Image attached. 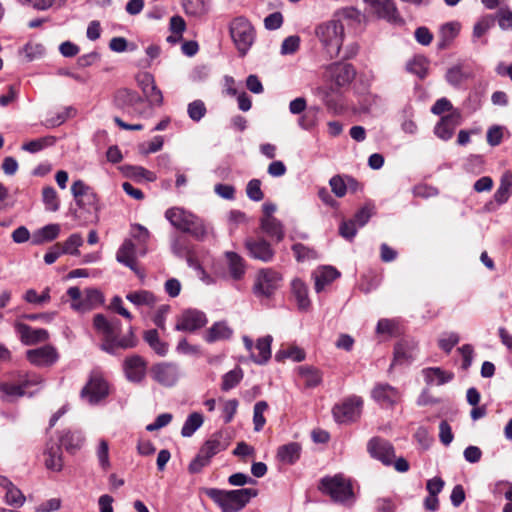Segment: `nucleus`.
Segmentation results:
<instances>
[{
	"instance_id": "cd10ccee",
	"label": "nucleus",
	"mask_w": 512,
	"mask_h": 512,
	"mask_svg": "<svg viewBox=\"0 0 512 512\" xmlns=\"http://www.w3.org/2000/svg\"><path fill=\"white\" fill-rule=\"evenodd\" d=\"M301 451L302 447L298 442H290L278 447L277 458L284 464L293 465L300 459Z\"/></svg>"
},
{
	"instance_id": "c9c22d12",
	"label": "nucleus",
	"mask_w": 512,
	"mask_h": 512,
	"mask_svg": "<svg viewBox=\"0 0 512 512\" xmlns=\"http://www.w3.org/2000/svg\"><path fill=\"white\" fill-rule=\"evenodd\" d=\"M406 70L423 80L428 75L429 60L424 55H415L407 62Z\"/></svg>"
},
{
	"instance_id": "473e14b6",
	"label": "nucleus",
	"mask_w": 512,
	"mask_h": 512,
	"mask_svg": "<svg viewBox=\"0 0 512 512\" xmlns=\"http://www.w3.org/2000/svg\"><path fill=\"white\" fill-rule=\"evenodd\" d=\"M292 294L300 310L306 311L311 305L308 297V287L301 279H294L291 283Z\"/></svg>"
},
{
	"instance_id": "2eb2a0df",
	"label": "nucleus",
	"mask_w": 512,
	"mask_h": 512,
	"mask_svg": "<svg viewBox=\"0 0 512 512\" xmlns=\"http://www.w3.org/2000/svg\"><path fill=\"white\" fill-rule=\"evenodd\" d=\"M368 3L373 13L379 18L392 24H403L394 0H364Z\"/></svg>"
},
{
	"instance_id": "f3484780",
	"label": "nucleus",
	"mask_w": 512,
	"mask_h": 512,
	"mask_svg": "<svg viewBox=\"0 0 512 512\" xmlns=\"http://www.w3.org/2000/svg\"><path fill=\"white\" fill-rule=\"evenodd\" d=\"M82 398H88L91 404L98 403L108 395L107 382L99 375H92L80 393Z\"/></svg>"
},
{
	"instance_id": "39448f33",
	"label": "nucleus",
	"mask_w": 512,
	"mask_h": 512,
	"mask_svg": "<svg viewBox=\"0 0 512 512\" xmlns=\"http://www.w3.org/2000/svg\"><path fill=\"white\" fill-rule=\"evenodd\" d=\"M166 219L176 229L188 233L200 240L206 235V227L203 221L196 215L186 212L181 208H170L165 212Z\"/></svg>"
},
{
	"instance_id": "37998d69",
	"label": "nucleus",
	"mask_w": 512,
	"mask_h": 512,
	"mask_svg": "<svg viewBox=\"0 0 512 512\" xmlns=\"http://www.w3.org/2000/svg\"><path fill=\"white\" fill-rule=\"evenodd\" d=\"M209 0H182L184 12L193 17H201L208 11Z\"/></svg>"
},
{
	"instance_id": "c85d7f7f",
	"label": "nucleus",
	"mask_w": 512,
	"mask_h": 512,
	"mask_svg": "<svg viewBox=\"0 0 512 512\" xmlns=\"http://www.w3.org/2000/svg\"><path fill=\"white\" fill-rule=\"evenodd\" d=\"M425 382L428 385L436 384L438 386L444 385L454 378V373L445 371L440 367H428L422 370Z\"/></svg>"
},
{
	"instance_id": "f704fd0d",
	"label": "nucleus",
	"mask_w": 512,
	"mask_h": 512,
	"mask_svg": "<svg viewBox=\"0 0 512 512\" xmlns=\"http://www.w3.org/2000/svg\"><path fill=\"white\" fill-rule=\"evenodd\" d=\"M460 24L458 22H448L442 25L440 29L438 48L444 50L452 43L460 31Z\"/></svg>"
},
{
	"instance_id": "7c9ffc66",
	"label": "nucleus",
	"mask_w": 512,
	"mask_h": 512,
	"mask_svg": "<svg viewBox=\"0 0 512 512\" xmlns=\"http://www.w3.org/2000/svg\"><path fill=\"white\" fill-rule=\"evenodd\" d=\"M260 227L269 238L275 239L277 243L284 239V228L277 218H261Z\"/></svg>"
},
{
	"instance_id": "6ab92c4d",
	"label": "nucleus",
	"mask_w": 512,
	"mask_h": 512,
	"mask_svg": "<svg viewBox=\"0 0 512 512\" xmlns=\"http://www.w3.org/2000/svg\"><path fill=\"white\" fill-rule=\"evenodd\" d=\"M417 343L413 339L403 338L395 344L393 365L410 364L416 357Z\"/></svg>"
},
{
	"instance_id": "5701e85b",
	"label": "nucleus",
	"mask_w": 512,
	"mask_h": 512,
	"mask_svg": "<svg viewBox=\"0 0 512 512\" xmlns=\"http://www.w3.org/2000/svg\"><path fill=\"white\" fill-rule=\"evenodd\" d=\"M27 360L36 366H51L58 359L56 349L50 345H45L37 349L28 350Z\"/></svg>"
},
{
	"instance_id": "bf43d9fd",
	"label": "nucleus",
	"mask_w": 512,
	"mask_h": 512,
	"mask_svg": "<svg viewBox=\"0 0 512 512\" xmlns=\"http://www.w3.org/2000/svg\"><path fill=\"white\" fill-rule=\"evenodd\" d=\"M468 78V75L463 72L460 66H454L450 68L446 73V80L452 86L458 87L460 84Z\"/></svg>"
},
{
	"instance_id": "7ed1b4c3",
	"label": "nucleus",
	"mask_w": 512,
	"mask_h": 512,
	"mask_svg": "<svg viewBox=\"0 0 512 512\" xmlns=\"http://www.w3.org/2000/svg\"><path fill=\"white\" fill-rule=\"evenodd\" d=\"M231 443L229 433L225 430L214 432L200 447L195 458L190 462L188 471L191 474L200 473L202 469L208 466L211 459L228 448Z\"/></svg>"
},
{
	"instance_id": "680f3d73",
	"label": "nucleus",
	"mask_w": 512,
	"mask_h": 512,
	"mask_svg": "<svg viewBox=\"0 0 512 512\" xmlns=\"http://www.w3.org/2000/svg\"><path fill=\"white\" fill-rule=\"evenodd\" d=\"M300 41L298 35H291L285 38L281 45V54L290 55L296 53L300 47Z\"/></svg>"
},
{
	"instance_id": "a878e982",
	"label": "nucleus",
	"mask_w": 512,
	"mask_h": 512,
	"mask_svg": "<svg viewBox=\"0 0 512 512\" xmlns=\"http://www.w3.org/2000/svg\"><path fill=\"white\" fill-rule=\"evenodd\" d=\"M233 335V329L230 328L226 321L215 322L204 334V340L207 343L228 340Z\"/></svg>"
},
{
	"instance_id": "49530a36",
	"label": "nucleus",
	"mask_w": 512,
	"mask_h": 512,
	"mask_svg": "<svg viewBox=\"0 0 512 512\" xmlns=\"http://www.w3.org/2000/svg\"><path fill=\"white\" fill-rule=\"evenodd\" d=\"M55 142L56 138L54 136H45L24 143L22 149L30 153H37L46 147L54 145Z\"/></svg>"
},
{
	"instance_id": "f03ea898",
	"label": "nucleus",
	"mask_w": 512,
	"mask_h": 512,
	"mask_svg": "<svg viewBox=\"0 0 512 512\" xmlns=\"http://www.w3.org/2000/svg\"><path fill=\"white\" fill-rule=\"evenodd\" d=\"M258 493V490L254 488L235 490H222L218 488L205 489L206 496L217 504L222 512L241 511Z\"/></svg>"
},
{
	"instance_id": "603ef678",
	"label": "nucleus",
	"mask_w": 512,
	"mask_h": 512,
	"mask_svg": "<svg viewBox=\"0 0 512 512\" xmlns=\"http://www.w3.org/2000/svg\"><path fill=\"white\" fill-rule=\"evenodd\" d=\"M172 252L177 257H183L187 256V254L190 253L192 250L190 241L188 238L184 235H177L174 237L172 245H171Z\"/></svg>"
},
{
	"instance_id": "72a5a7b5",
	"label": "nucleus",
	"mask_w": 512,
	"mask_h": 512,
	"mask_svg": "<svg viewBox=\"0 0 512 512\" xmlns=\"http://www.w3.org/2000/svg\"><path fill=\"white\" fill-rule=\"evenodd\" d=\"M45 466L47 469L59 472L63 468L61 446L57 444L47 445L45 450Z\"/></svg>"
},
{
	"instance_id": "9d476101",
	"label": "nucleus",
	"mask_w": 512,
	"mask_h": 512,
	"mask_svg": "<svg viewBox=\"0 0 512 512\" xmlns=\"http://www.w3.org/2000/svg\"><path fill=\"white\" fill-rule=\"evenodd\" d=\"M67 295L73 301L71 308L79 312L90 311L103 302L102 293L93 288L86 289L82 297L81 290L78 287H70L67 290Z\"/></svg>"
},
{
	"instance_id": "13d9d810",
	"label": "nucleus",
	"mask_w": 512,
	"mask_h": 512,
	"mask_svg": "<svg viewBox=\"0 0 512 512\" xmlns=\"http://www.w3.org/2000/svg\"><path fill=\"white\" fill-rule=\"evenodd\" d=\"M99 198L97 193L91 188L88 192L81 196L80 199L76 200V204L81 209H98Z\"/></svg>"
},
{
	"instance_id": "6e6552de",
	"label": "nucleus",
	"mask_w": 512,
	"mask_h": 512,
	"mask_svg": "<svg viewBox=\"0 0 512 512\" xmlns=\"http://www.w3.org/2000/svg\"><path fill=\"white\" fill-rule=\"evenodd\" d=\"M282 282V275L272 268H262L258 271L253 285V292L257 297L269 298Z\"/></svg>"
},
{
	"instance_id": "6e6d98bb",
	"label": "nucleus",
	"mask_w": 512,
	"mask_h": 512,
	"mask_svg": "<svg viewBox=\"0 0 512 512\" xmlns=\"http://www.w3.org/2000/svg\"><path fill=\"white\" fill-rule=\"evenodd\" d=\"M243 378V372L241 369H234L227 372L222 378L221 389L223 391H229L239 384Z\"/></svg>"
},
{
	"instance_id": "0eeeda50",
	"label": "nucleus",
	"mask_w": 512,
	"mask_h": 512,
	"mask_svg": "<svg viewBox=\"0 0 512 512\" xmlns=\"http://www.w3.org/2000/svg\"><path fill=\"white\" fill-rule=\"evenodd\" d=\"M230 36L241 57L245 56L255 39V30L245 17H236L229 27Z\"/></svg>"
},
{
	"instance_id": "b1692460",
	"label": "nucleus",
	"mask_w": 512,
	"mask_h": 512,
	"mask_svg": "<svg viewBox=\"0 0 512 512\" xmlns=\"http://www.w3.org/2000/svg\"><path fill=\"white\" fill-rule=\"evenodd\" d=\"M371 395L375 401L386 407H392L400 400L399 391L387 383L376 384Z\"/></svg>"
},
{
	"instance_id": "de8ad7c7",
	"label": "nucleus",
	"mask_w": 512,
	"mask_h": 512,
	"mask_svg": "<svg viewBox=\"0 0 512 512\" xmlns=\"http://www.w3.org/2000/svg\"><path fill=\"white\" fill-rule=\"evenodd\" d=\"M42 199L46 210L55 212L60 207L57 191L52 186H46L42 190Z\"/></svg>"
},
{
	"instance_id": "69168bd1",
	"label": "nucleus",
	"mask_w": 512,
	"mask_h": 512,
	"mask_svg": "<svg viewBox=\"0 0 512 512\" xmlns=\"http://www.w3.org/2000/svg\"><path fill=\"white\" fill-rule=\"evenodd\" d=\"M329 185L331 187L332 192L338 197L342 198L346 195V185H345V175H335L330 181Z\"/></svg>"
},
{
	"instance_id": "e433bc0d",
	"label": "nucleus",
	"mask_w": 512,
	"mask_h": 512,
	"mask_svg": "<svg viewBox=\"0 0 512 512\" xmlns=\"http://www.w3.org/2000/svg\"><path fill=\"white\" fill-rule=\"evenodd\" d=\"M340 272L332 267V266H325L321 270L320 274L316 276L315 279V291L317 293H320L324 288L332 283L334 280H336L338 277H340Z\"/></svg>"
},
{
	"instance_id": "dca6fc26",
	"label": "nucleus",
	"mask_w": 512,
	"mask_h": 512,
	"mask_svg": "<svg viewBox=\"0 0 512 512\" xmlns=\"http://www.w3.org/2000/svg\"><path fill=\"white\" fill-rule=\"evenodd\" d=\"M204 312L197 309H187L178 317L175 329L177 331L194 332L207 324Z\"/></svg>"
},
{
	"instance_id": "393cba45",
	"label": "nucleus",
	"mask_w": 512,
	"mask_h": 512,
	"mask_svg": "<svg viewBox=\"0 0 512 512\" xmlns=\"http://www.w3.org/2000/svg\"><path fill=\"white\" fill-rule=\"evenodd\" d=\"M116 259L119 263L129 267L136 274H139L136 260V247L131 239H125L117 251Z\"/></svg>"
},
{
	"instance_id": "412c9836",
	"label": "nucleus",
	"mask_w": 512,
	"mask_h": 512,
	"mask_svg": "<svg viewBox=\"0 0 512 512\" xmlns=\"http://www.w3.org/2000/svg\"><path fill=\"white\" fill-rule=\"evenodd\" d=\"M151 375L159 384L171 387L177 382L179 373L175 364L163 362L151 368Z\"/></svg>"
},
{
	"instance_id": "f8f14e48",
	"label": "nucleus",
	"mask_w": 512,
	"mask_h": 512,
	"mask_svg": "<svg viewBox=\"0 0 512 512\" xmlns=\"http://www.w3.org/2000/svg\"><path fill=\"white\" fill-rule=\"evenodd\" d=\"M362 405L363 401L360 397H349L343 402L336 404L332 409V413L335 420L339 423L355 421L360 416Z\"/></svg>"
},
{
	"instance_id": "ea45409f",
	"label": "nucleus",
	"mask_w": 512,
	"mask_h": 512,
	"mask_svg": "<svg viewBox=\"0 0 512 512\" xmlns=\"http://www.w3.org/2000/svg\"><path fill=\"white\" fill-rule=\"evenodd\" d=\"M60 232V226L58 224H49L39 229L34 235L32 243L39 245L44 242L53 241L56 239Z\"/></svg>"
},
{
	"instance_id": "c03bdc74",
	"label": "nucleus",
	"mask_w": 512,
	"mask_h": 512,
	"mask_svg": "<svg viewBox=\"0 0 512 512\" xmlns=\"http://www.w3.org/2000/svg\"><path fill=\"white\" fill-rule=\"evenodd\" d=\"M204 422L203 415L199 412H193L191 413L186 421L184 422L182 429H181V435L183 437H191L197 429H199Z\"/></svg>"
},
{
	"instance_id": "4c0bfd02",
	"label": "nucleus",
	"mask_w": 512,
	"mask_h": 512,
	"mask_svg": "<svg viewBox=\"0 0 512 512\" xmlns=\"http://www.w3.org/2000/svg\"><path fill=\"white\" fill-rule=\"evenodd\" d=\"M512 194V174L506 172L502 175L500 185L494 194V199L498 204H504Z\"/></svg>"
},
{
	"instance_id": "423d86ee",
	"label": "nucleus",
	"mask_w": 512,
	"mask_h": 512,
	"mask_svg": "<svg viewBox=\"0 0 512 512\" xmlns=\"http://www.w3.org/2000/svg\"><path fill=\"white\" fill-rule=\"evenodd\" d=\"M315 34L330 58L337 57L344 37L343 24L338 20H330L319 24Z\"/></svg>"
},
{
	"instance_id": "e2e57ef3",
	"label": "nucleus",
	"mask_w": 512,
	"mask_h": 512,
	"mask_svg": "<svg viewBox=\"0 0 512 512\" xmlns=\"http://www.w3.org/2000/svg\"><path fill=\"white\" fill-rule=\"evenodd\" d=\"M206 114V107L203 101L195 100L188 105V115L195 121H200Z\"/></svg>"
},
{
	"instance_id": "9b49d317",
	"label": "nucleus",
	"mask_w": 512,
	"mask_h": 512,
	"mask_svg": "<svg viewBox=\"0 0 512 512\" xmlns=\"http://www.w3.org/2000/svg\"><path fill=\"white\" fill-rule=\"evenodd\" d=\"M42 381V377L37 374H24L19 376L16 384L0 383V391L10 397L32 396L35 391H30V388L40 385Z\"/></svg>"
},
{
	"instance_id": "a18cd8bd",
	"label": "nucleus",
	"mask_w": 512,
	"mask_h": 512,
	"mask_svg": "<svg viewBox=\"0 0 512 512\" xmlns=\"http://www.w3.org/2000/svg\"><path fill=\"white\" fill-rule=\"evenodd\" d=\"M123 170L126 176L137 180L145 179L149 182L156 180V175L142 166L125 165Z\"/></svg>"
},
{
	"instance_id": "4468645a",
	"label": "nucleus",
	"mask_w": 512,
	"mask_h": 512,
	"mask_svg": "<svg viewBox=\"0 0 512 512\" xmlns=\"http://www.w3.org/2000/svg\"><path fill=\"white\" fill-rule=\"evenodd\" d=\"M244 246L248 255L264 263L271 262L275 256V250L263 237H249L245 240Z\"/></svg>"
},
{
	"instance_id": "1a4fd4ad",
	"label": "nucleus",
	"mask_w": 512,
	"mask_h": 512,
	"mask_svg": "<svg viewBox=\"0 0 512 512\" xmlns=\"http://www.w3.org/2000/svg\"><path fill=\"white\" fill-rule=\"evenodd\" d=\"M114 103L116 107L131 115L144 116L146 114L144 98L135 90L128 88L117 90L114 95Z\"/></svg>"
},
{
	"instance_id": "0e129e2a",
	"label": "nucleus",
	"mask_w": 512,
	"mask_h": 512,
	"mask_svg": "<svg viewBox=\"0 0 512 512\" xmlns=\"http://www.w3.org/2000/svg\"><path fill=\"white\" fill-rule=\"evenodd\" d=\"M246 193L249 199L253 201H261L264 198V193L261 190V181L259 179H252L248 182Z\"/></svg>"
},
{
	"instance_id": "4d7b16f0",
	"label": "nucleus",
	"mask_w": 512,
	"mask_h": 512,
	"mask_svg": "<svg viewBox=\"0 0 512 512\" xmlns=\"http://www.w3.org/2000/svg\"><path fill=\"white\" fill-rule=\"evenodd\" d=\"M267 408L268 404L265 401H259L254 405L253 423L254 430L257 432L261 431L266 423V419L263 414Z\"/></svg>"
},
{
	"instance_id": "20e7f679",
	"label": "nucleus",
	"mask_w": 512,
	"mask_h": 512,
	"mask_svg": "<svg viewBox=\"0 0 512 512\" xmlns=\"http://www.w3.org/2000/svg\"><path fill=\"white\" fill-rule=\"evenodd\" d=\"M317 488L322 494L329 496L334 503L344 504L354 498L352 483L343 474L322 477Z\"/></svg>"
},
{
	"instance_id": "ddd939ff",
	"label": "nucleus",
	"mask_w": 512,
	"mask_h": 512,
	"mask_svg": "<svg viewBox=\"0 0 512 512\" xmlns=\"http://www.w3.org/2000/svg\"><path fill=\"white\" fill-rule=\"evenodd\" d=\"M367 451L370 456L380 461L385 466H391L395 459L393 445L381 437H373L367 443Z\"/></svg>"
},
{
	"instance_id": "c756f323",
	"label": "nucleus",
	"mask_w": 512,
	"mask_h": 512,
	"mask_svg": "<svg viewBox=\"0 0 512 512\" xmlns=\"http://www.w3.org/2000/svg\"><path fill=\"white\" fill-rule=\"evenodd\" d=\"M332 74L336 85L343 87L354 80L356 71L352 64L338 63L333 66Z\"/></svg>"
},
{
	"instance_id": "2f4dec72",
	"label": "nucleus",
	"mask_w": 512,
	"mask_h": 512,
	"mask_svg": "<svg viewBox=\"0 0 512 512\" xmlns=\"http://www.w3.org/2000/svg\"><path fill=\"white\" fill-rule=\"evenodd\" d=\"M230 276L234 280L243 278L246 272L245 260L236 252L228 251L225 253Z\"/></svg>"
},
{
	"instance_id": "8fccbe9b",
	"label": "nucleus",
	"mask_w": 512,
	"mask_h": 512,
	"mask_svg": "<svg viewBox=\"0 0 512 512\" xmlns=\"http://www.w3.org/2000/svg\"><path fill=\"white\" fill-rule=\"evenodd\" d=\"M82 443L83 439L80 435L67 431L60 437L59 446H64L68 452L73 453L74 451L80 449Z\"/></svg>"
},
{
	"instance_id": "052dcab7",
	"label": "nucleus",
	"mask_w": 512,
	"mask_h": 512,
	"mask_svg": "<svg viewBox=\"0 0 512 512\" xmlns=\"http://www.w3.org/2000/svg\"><path fill=\"white\" fill-rule=\"evenodd\" d=\"M144 94V102L147 101L150 107L161 106L163 104V95L156 83L153 84Z\"/></svg>"
},
{
	"instance_id": "4be33fe9",
	"label": "nucleus",
	"mask_w": 512,
	"mask_h": 512,
	"mask_svg": "<svg viewBox=\"0 0 512 512\" xmlns=\"http://www.w3.org/2000/svg\"><path fill=\"white\" fill-rule=\"evenodd\" d=\"M15 329L21 342L25 345H35L45 342L49 338V333L43 328H33L27 324L17 322Z\"/></svg>"
},
{
	"instance_id": "79ce46f5",
	"label": "nucleus",
	"mask_w": 512,
	"mask_h": 512,
	"mask_svg": "<svg viewBox=\"0 0 512 512\" xmlns=\"http://www.w3.org/2000/svg\"><path fill=\"white\" fill-rule=\"evenodd\" d=\"M144 340L149 346L160 356H165L168 352V344L163 342L159 338L158 331L156 329H150L144 332Z\"/></svg>"
},
{
	"instance_id": "a19ab883",
	"label": "nucleus",
	"mask_w": 512,
	"mask_h": 512,
	"mask_svg": "<svg viewBox=\"0 0 512 512\" xmlns=\"http://www.w3.org/2000/svg\"><path fill=\"white\" fill-rule=\"evenodd\" d=\"M126 299L136 306L153 307L157 302L156 296L147 290L130 292L126 295Z\"/></svg>"
},
{
	"instance_id": "f257e3e1",
	"label": "nucleus",
	"mask_w": 512,
	"mask_h": 512,
	"mask_svg": "<svg viewBox=\"0 0 512 512\" xmlns=\"http://www.w3.org/2000/svg\"><path fill=\"white\" fill-rule=\"evenodd\" d=\"M93 326L102 335L101 350L111 355H116L119 350L134 348L137 345L138 340L132 327L126 335L120 337L122 324L116 317L108 319L103 314H96L93 318Z\"/></svg>"
},
{
	"instance_id": "3c124183",
	"label": "nucleus",
	"mask_w": 512,
	"mask_h": 512,
	"mask_svg": "<svg viewBox=\"0 0 512 512\" xmlns=\"http://www.w3.org/2000/svg\"><path fill=\"white\" fill-rule=\"evenodd\" d=\"M25 500V495L16 485L13 484L6 490L4 501L7 505L19 508L24 505Z\"/></svg>"
},
{
	"instance_id": "5fc2aeb1",
	"label": "nucleus",
	"mask_w": 512,
	"mask_h": 512,
	"mask_svg": "<svg viewBox=\"0 0 512 512\" xmlns=\"http://www.w3.org/2000/svg\"><path fill=\"white\" fill-rule=\"evenodd\" d=\"M83 238L79 233L71 234L65 242L62 243L64 252L69 255H80L79 247L83 245Z\"/></svg>"
},
{
	"instance_id": "bb28decb",
	"label": "nucleus",
	"mask_w": 512,
	"mask_h": 512,
	"mask_svg": "<svg viewBox=\"0 0 512 512\" xmlns=\"http://www.w3.org/2000/svg\"><path fill=\"white\" fill-rule=\"evenodd\" d=\"M273 338L271 335H266L257 340L254 350L257 352L251 353L253 362L259 365L266 364L271 358V344Z\"/></svg>"
},
{
	"instance_id": "864d4df0",
	"label": "nucleus",
	"mask_w": 512,
	"mask_h": 512,
	"mask_svg": "<svg viewBox=\"0 0 512 512\" xmlns=\"http://www.w3.org/2000/svg\"><path fill=\"white\" fill-rule=\"evenodd\" d=\"M494 17L492 15H486L484 17H482L475 25H474V28H473V34H472V38H473V41H475V39H479L481 37H483L486 32L494 26Z\"/></svg>"
},
{
	"instance_id": "58836bf2",
	"label": "nucleus",
	"mask_w": 512,
	"mask_h": 512,
	"mask_svg": "<svg viewBox=\"0 0 512 512\" xmlns=\"http://www.w3.org/2000/svg\"><path fill=\"white\" fill-rule=\"evenodd\" d=\"M299 375L305 381L306 388H314L322 382V373L319 369L312 366H300L298 368Z\"/></svg>"
},
{
	"instance_id": "338daca9",
	"label": "nucleus",
	"mask_w": 512,
	"mask_h": 512,
	"mask_svg": "<svg viewBox=\"0 0 512 512\" xmlns=\"http://www.w3.org/2000/svg\"><path fill=\"white\" fill-rule=\"evenodd\" d=\"M376 332L378 334H388L395 336L398 332V325L390 319H380L377 323Z\"/></svg>"
},
{
	"instance_id": "aec40b11",
	"label": "nucleus",
	"mask_w": 512,
	"mask_h": 512,
	"mask_svg": "<svg viewBox=\"0 0 512 512\" xmlns=\"http://www.w3.org/2000/svg\"><path fill=\"white\" fill-rule=\"evenodd\" d=\"M461 124V113L459 110L452 111L451 113L441 117L440 121L434 128L435 135L447 141L452 138L455 129Z\"/></svg>"
},
{
	"instance_id": "a211bd4d",
	"label": "nucleus",
	"mask_w": 512,
	"mask_h": 512,
	"mask_svg": "<svg viewBox=\"0 0 512 512\" xmlns=\"http://www.w3.org/2000/svg\"><path fill=\"white\" fill-rule=\"evenodd\" d=\"M147 363L139 355L126 357L123 362V370L128 381L141 383L146 376Z\"/></svg>"
},
{
	"instance_id": "09e8293b",
	"label": "nucleus",
	"mask_w": 512,
	"mask_h": 512,
	"mask_svg": "<svg viewBox=\"0 0 512 512\" xmlns=\"http://www.w3.org/2000/svg\"><path fill=\"white\" fill-rule=\"evenodd\" d=\"M295 259L298 262H304L306 260H313L318 258V253L314 248L305 246L302 243H296L291 247Z\"/></svg>"
},
{
	"instance_id": "774afa93",
	"label": "nucleus",
	"mask_w": 512,
	"mask_h": 512,
	"mask_svg": "<svg viewBox=\"0 0 512 512\" xmlns=\"http://www.w3.org/2000/svg\"><path fill=\"white\" fill-rule=\"evenodd\" d=\"M501 29H512V11L509 8H501L496 14Z\"/></svg>"
}]
</instances>
